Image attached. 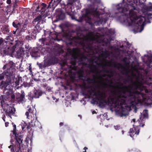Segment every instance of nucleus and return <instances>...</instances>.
Segmentation results:
<instances>
[{
	"label": "nucleus",
	"instance_id": "29",
	"mask_svg": "<svg viewBox=\"0 0 152 152\" xmlns=\"http://www.w3.org/2000/svg\"><path fill=\"white\" fill-rule=\"evenodd\" d=\"M115 129L116 130L119 129L120 128V126L118 125H117L114 126Z\"/></svg>",
	"mask_w": 152,
	"mask_h": 152
},
{
	"label": "nucleus",
	"instance_id": "25",
	"mask_svg": "<svg viewBox=\"0 0 152 152\" xmlns=\"http://www.w3.org/2000/svg\"><path fill=\"white\" fill-rule=\"evenodd\" d=\"M42 7H41V9H45L46 8V6H47L46 4H45L44 3H42Z\"/></svg>",
	"mask_w": 152,
	"mask_h": 152
},
{
	"label": "nucleus",
	"instance_id": "12",
	"mask_svg": "<svg viewBox=\"0 0 152 152\" xmlns=\"http://www.w3.org/2000/svg\"><path fill=\"white\" fill-rule=\"evenodd\" d=\"M143 115V116H141L140 118L138 120L136 123H138L139 124V126H141L143 127L144 126V124L141 125L140 122L142 121H144V119L147 117L148 115V110H143L142 113H141V115Z\"/></svg>",
	"mask_w": 152,
	"mask_h": 152
},
{
	"label": "nucleus",
	"instance_id": "13",
	"mask_svg": "<svg viewBox=\"0 0 152 152\" xmlns=\"http://www.w3.org/2000/svg\"><path fill=\"white\" fill-rule=\"evenodd\" d=\"M133 127L132 129H130L129 132L130 136L131 137H132V135L134 134L138 135L140 129L138 126H136L134 125H133Z\"/></svg>",
	"mask_w": 152,
	"mask_h": 152
},
{
	"label": "nucleus",
	"instance_id": "19",
	"mask_svg": "<svg viewBox=\"0 0 152 152\" xmlns=\"http://www.w3.org/2000/svg\"><path fill=\"white\" fill-rule=\"evenodd\" d=\"M42 19L41 15H38L36 18H35L33 21L34 24H37Z\"/></svg>",
	"mask_w": 152,
	"mask_h": 152
},
{
	"label": "nucleus",
	"instance_id": "30",
	"mask_svg": "<svg viewBox=\"0 0 152 152\" xmlns=\"http://www.w3.org/2000/svg\"><path fill=\"white\" fill-rule=\"evenodd\" d=\"M45 11V9H41L40 12L42 15H43Z\"/></svg>",
	"mask_w": 152,
	"mask_h": 152
},
{
	"label": "nucleus",
	"instance_id": "32",
	"mask_svg": "<svg viewBox=\"0 0 152 152\" xmlns=\"http://www.w3.org/2000/svg\"><path fill=\"white\" fill-rule=\"evenodd\" d=\"M13 94V92L12 93V94H8L9 95H11V97L13 99L14 98V97H15V96L14 94Z\"/></svg>",
	"mask_w": 152,
	"mask_h": 152
},
{
	"label": "nucleus",
	"instance_id": "24",
	"mask_svg": "<svg viewBox=\"0 0 152 152\" xmlns=\"http://www.w3.org/2000/svg\"><path fill=\"white\" fill-rule=\"evenodd\" d=\"M77 58V57L76 56H75L74 57V61L73 62H71L72 64L74 66H75L76 64V60Z\"/></svg>",
	"mask_w": 152,
	"mask_h": 152
},
{
	"label": "nucleus",
	"instance_id": "31",
	"mask_svg": "<svg viewBox=\"0 0 152 152\" xmlns=\"http://www.w3.org/2000/svg\"><path fill=\"white\" fill-rule=\"evenodd\" d=\"M29 66L28 67V70L30 72H32V69H31V64H29Z\"/></svg>",
	"mask_w": 152,
	"mask_h": 152
},
{
	"label": "nucleus",
	"instance_id": "43",
	"mask_svg": "<svg viewBox=\"0 0 152 152\" xmlns=\"http://www.w3.org/2000/svg\"><path fill=\"white\" fill-rule=\"evenodd\" d=\"M14 2L15 3H16L17 2V0H14Z\"/></svg>",
	"mask_w": 152,
	"mask_h": 152
},
{
	"label": "nucleus",
	"instance_id": "21",
	"mask_svg": "<svg viewBox=\"0 0 152 152\" xmlns=\"http://www.w3.org/2000/svg\"><path fill=\"white\" fill-rule=\"evenodd\" d=\"M20 27L19 28L21 29V31H23L27 28V25L25 22L20 23Z\"/></svg>",
	"mask_w": 152,
	"mask_h": 152
},
{
	"label": "nucleus",
	"instance_id": "46",
	"mask_svg": "<svg viewBox=\"0 0 152 152\" xmlns=\"http://www.w3.org/2000/svg\"><path fill=\"white\" fill-rule=\"evenodd\" d=\"M2 119H3V120L4 121H5V119H4V117H2Z\"/></svg>",
	"mask_w": 152,
	"mask_h": 152
},
{
	"label": "nucleus",
	"instance_id": "15",
	"mask_svg": "<svg viewBox=\"0 0 152 152\" xmlns=\"http://www.w3.org/2000/svg\"><path fill=\"white\" fill-rule=\"evenodd\" d=\"M145 56H147L148 59L146 61V63L148 67H150L151 68V66H152L151 65V63L152 62V52L150 51L149 53H148V55H145Z\"/></svg>",
	"mask_w": 152,
	"mask_h": 152
},
{
	"label": "nucleus",
	"instance_id": "17",
	"mask_svg": "<svg viewBox=\"0 0 152 152\" xmlns=\"http://www.w3.org/2000/svg\"><path fill=\"white\" fill-rule=\"evenodd\" d=\"M34 97L38 98L42 94V92L40 90H35L34 91Z\"/></svg>",
	"mask_w": 152,
	"mask_h": 152
},
{
	"label": "nucleus",
	"instance_id": "45",
	"mask_svg": "<svg viewBox=\"0 0 152 152\" xmlns=\"http://www.w3.org/2000/svg\"><path fill=\"white\" fill-rule=\"evenodd\" d=\"M109 86L112 87L113 88L114 87L113 86H112L111 85H110Z\"/></svg>",
	"mask_w": 152,
	"mask_h": 152
},
{
	"label": "nucleus",
	"instance_id": "2",
	"mask_svg": "<svg viewBox=\"0 0 152 152\" xmlns=\"http://www.w3.org/2000/svg\"><path fill=\"white\" fill-rule=\"evenodd\" d=\"M130 2L131 0H127ZM145 0H133V3L128 4L126 7H123L124 3L119 4L117 7V10L119 12L124 13L121 17V21L123 24L131 26L132 28L134 26L136 19L139 14V11L135 7L136 6L141 7L144 5Z\"/></svg>",
	"mask_w": 152,
	"mask_h": 152
},
{
	"label": "nucleus",
	"instance_id": "11",
	"mask_svg": "<svg viewBox=\"0 0 152 152\" xmlns=\"http://www.w3.org/2000/svg\"><path fill=\"white\" fill-rule=\"evenodd\" d=\"M16 97V101L19 103H23L25 102V94L23 91H21V94L18 93Z\"/></svg>",
	"mask_w": 152,
	"mask_h": 152
},
{
	"label": "nucleus",
	"instance_id": "44",
	"mask_svg": "<svg viewBox=\"0 0 152 152\" xmlns=\"http://www.w3.org/2000/svg\"><path fill=\"white\" fill-rule=\"evenodd\" d=\"M84 149H85V150H86L88 148L86 147H85L84 148Z\"/></svg>",
	"mask_w": 152,
	"mask_h": 152
},
{
	"label": "nucleus",
	"instance_id": "37",
	"mask_svg": "<svg viewBox=\"0 0 152 152\" xmlns=\"http://www.w3.org/2000/svg\"><path fill=\"white\" fill-rule=\"evenodd\" d=\"M146 72V74L147 75H150V73H149L150 72H149V71H148V72Z\"/></svg>",
	"mask_w": 152,
	"mask_h": 152
},
{
	"label": "nucleus",
	"instance_id": "18",
	"mask_svg": "<svg viewBox=\"0 0 152 152\" xmlns=\"http://www.w3.org/2000/svg\"><path fill=\"white\" fill-rule=\"evenodd\" d=\"M17 55L18 57L22 56L24 53V51L21 48H19L18 50L17 51Z\"/></svg>",
	"mask_w": 152,
	"mask_h": 152
},
{
	"label": "nucleus",
	"instance_id": "39",
	"mask_svg": "<svg viewBox=\"0 0 152 152\" xmlns=\"http://www.w3.org/2000/svg\"><path fill=\"white\" fill-rule=\"evenodd\" d=\"M63 124V123L62 122H61L60 124H59V125H60V126H62Z\"/></svg>",
	"mask_w": 152,
	"mask_h": 152
},
{
	"label": "nucleus",
	"instance_id": "23",
	"mask_svg": "<svg viewBox=\"0 0 152 152\" xmlns=\"http://www.w3.org/2000/svg\"><path fill=\"white\" fill-rule=\"evenodd\" d=\"M104 30L106 31H107L108 33L111 34H114L115 32L114 30L111 28L108 29H107V28H105Z\"/></svg>",
	"mask_w": 152,
	"mask_h": 152
},
{
	"label": "nucleus",
	"instance_id": "38",
	"mask_svg": "<svg viewBox=\"0 0 152 152\" xmlns=\"http://www.w3.org/2000/svg\"><path fill=\"white\" fill-rule=\"evenodd\" d=\"M9 124V123L8 122H6L5 123V126H7V125H8V124Z\"/></svg>",
	"mask_w": 152,
	"mask_h": 152
},
{
	"label": "nucleus",
	"instance_id": "22",
	"mask_svg": "<svg viewBox=\"0 0 152 152\" xmlns=\"http://www.w3.org/2000/svg\"><path fill=\"white\" fill-rule=\"evenodd\" d=\"M13 26L15 28H18L19 29L20 27V23H17L16 22H14L12 23Z\"/></svg>",
	"mask_w": 152,
	"mask_h": 152
},
{
	"label": "nucleus",
	"instance_id": "47",
	"mask_svg": "<svg viewBox=\"0 0 152 152\" xmlns=\"http://www.w3.org/2000/svg\"><path fill=\"white\" fill-rule=\"evenodd\" d=\"M105 75H102V77H105Z\"/></svg>",
	"mask_w": 152,
	"mask_h": 152
},
{
	"label": "nucleus",
	"instance_id": "8",
	"mask_svg": "<svg viewBox=\"0 0 152 152\" xmlns=\"http://www.w3.org/2000/svg\"><path fill=\"white\" fill-rule=\"evenodd\" d=\"M12 133L14 135V138L16 140L15 145L13 147L11 145L8 147L9 148L11 149L12 152H23L21 151L20 148V144L22 143L23 141L21 134L20 133L16 132L14 129Z\"/></svg>",
	"mask_w": 152,
	"mask_h": 152
},
{
	"label": "nucleus",
	"instance_id": "41",
	"mask_svg": "<svg viewBox=\"0 0 152 152\" xmlns=\"http://www.w3.org/2000/svg\"><path fill=\"white\" fill-rule=\"evenodd\" d=\"M71 18H72V20H74V19H75V18L74 17V16H72L71 17Z\"/></svg>",
	"mask_w": 152,
	"mask_h": 152
},
{
	"label": "nucleus",
	"instance_id": "42",
	"mask_svg": "<svg viewBox=\"0 0 152 152\" xmlns=\"http://www.w3.org/2000/svg\"><path fill=\"white\" fill-rule=\"evenodd\" d=\"M135 119H133L132 120V121L134 122H135Z\"/></svg>",
	"mask_w": 152,
	"mask_h": 152
},
{
	"label": "nucleus",
	"instance_id": "9",
	"mask_svg": "<svg viewBox=\"0 0 152 152\" xmlns=\"http://www.w3.org/2000/svg\"><path fill=\"white\" fill-rule=\"evenodd\" d=\"M2 107L5 111L6 115L11 118V115L15 113V109L13 107H11L7 104L2 103Z\"/></svg>",
	"mask_w": 152,
	"mask_h": 152
},
{
	"label": "nucleus",
	"instance_id": "10",
	"mask_svg": "<svg viewBox=\"0 0 152 152\" xmlns=\"http://www.w3.org/2000/svg\"><path fill=\"white\" fill-rule=\"evenodd\" d=\"M25 115L26 116L27 118L31 120V123L34 121L36 122V118L35 114L33 112L32 109L29 107L27 111L26 112Z\"/></svg>",
	"mask_w": 152,
	"mask_h": 152
},
{
	"label": "nucleus",
	"instance_id": "28",
	"mask_svg": "<svg viewBox=\"0 0 152 152\" xmlns=\"http://www.w3.org/2000/svg\"><path fill=\"white\" fill-rule=\"evenodd\" d=\"M113 65H114V66L115 67L117 68H118V65H120L119 64H117L115 63H113Z\"/></svg>",
	"mask_w": 152,
	"mask_h": 152
},
{
	"label": "nucleus",
	"instance_id": "34",
	"mask_svg": "<svg viewBox=\"0 0 152 152\" xmlns=\"http://www.w3.org/2000/svg\"><path fill=\"white\" fill-rule=\"evenodd\" d=\"M109 47L110 49L111 50L113 51V47L111 45H109Z\"/></svg>",
	"mask_w": 152,
	"mask_h": 152
},
{
	"label": "nucleus",
	"instance_id": "40",
	"mask_svg": "<svg viewBox=\"0 0 152 152\" xmlns=\"http://www.w3.org/2000/svg\"><path fill=\"white\" fill-rule=\"evenodd\" d=\"M92 114H94V113H96V112L94 110L92 112Z\"/></svg>",
	"mask_w": 152,
	"mask_h": 152
},
{
	"label": "nucleus",
	"instance_id": "49",
	"mask_svg": "<svg viewBox=\"0 0 152 152\" xmlns=\"http://www.w3.org/2000/svg\"><path fill=\"white\" fill-rule=\"evenodd\" d=\"M143 62H145V61H144V60H143Z\"/></svg>",
	"mask_w": 152,
	"mask_h": 152
},
{
	"label": "nucleus",
	"instance_id": "5",
	"mask_svg": "<svg viewBox=\"0 0 152 152\" xmlns=\"http://www.w3.org/2000/svg\"><path fill=\"white\" fill-rule=\"evenodd\" d=\"M10 69L7 71L5 72V76L7 79L5 81H2L1 83L0 87L4 88V92L7 94H12V88L18 89L20 83V80L18 78L15 77V64L12 61H10L9 63L6 64L3 67V69H5L6 67Z\"/></svg>",
	"mask_w": 152,
	"mask_h": 152
},
{
	"label": "nucleus",
	"instance_id": "16",
	"mask_svg": "<svg viewBox=\"0 0 152 152\" xmlns=\"http://www.w3.org/2000/svg\"><path fill=\"white\" fill-rule=\"evenodd\" d=\"M73 4H74V2H71L70 0H68L67 4L65 7L66 11V12L69 13L71 11H72V5Z\"/></svg>",
	"mask_w": 152,
	"mask_h": 152
},
{
	"label": "nucleus",
	"instance_id": "1",
	"mask_svg": "<svg viewBox=\"0 0 152 152\" xmlns=\"http://www.w3.org/2000/svg\"><path fill=\"white\" fill-rule=\"evenodd\" d=\"M126 67L127 69L132 72V78L129 85L124 86L123 83H118L116 85L118 89L111 91L101 90L100 86L96 85L88 92L89 98L95 103L101 107L108 106L114 108L116 114L121 117L129 115L130 109L126 107L127 104L136 113V105L147 101L146 95L142 93L143 90L145 91V88L143 84V77L138 70V65H134L133 62L131 65L127 63Z\"/></svg>",
	"mask_w": 152,
	"mask_h": 152
},
{
	"label": "nucleus",
	"instance_id": "20",
	"mask_svg": "<svg viewBox=\"0 0 152 152\" xmlns=\"http://www.w3.org/2000/svg\"><path fill=\"white\" fill-rule=\"evenodd\" d=\"M10 67L9 68L6 67L4 69H7V70H5L2 74H0V80L3 79L4 77H5L6 78V76H5V72L7 71L8 70L10 69Z\"/></svg>",
	"mask_w": 152,
	"mask_h": 152
},
{
	"label": "nucleus",
	"instance_id": "14",
	"mask_svg": "<svg viewBox=\"0 0 152 152\" xmlns=\"http://www.w3.org/2000/svg\"><path fill=\"white\" fill-rule=\"evenodd\" d=\"M61 1V0H52L49 3L48 8H52L53 10Z\"/></svg>",
	"mask_w": 152,
	"mask_h": 152
},
{
	"label": "nucleus",
	"instance_id": "3",
	"mask_svg": "<svg viewBox=\"0 0 152 152\" xmlns=\"http://www.w3.org/2000/svg\"><path fill=\"white\" fill-rule=\"evenodd\" d=\"M91 3V7L89 8V12L85 14L83 16L86 22L90 25H99L106 23L110 16L109 13H104L102 10H98L97 6L100 4V0H87Z\"/></svg>",
	"mask_w": 152,
	"mask_h": 152
},
{
	"label": "nucleus",
	"instance_id": "6",
	"mask_svg": "<svg viewBox=\"0 0 152 152\" xmlns=\"http://www.w3.org/2000/svg\"><path fill=\"white\" fill-rule=\"evenodd\" d=\"M101 36L99 34L96 33V31L93 30L92 31H89L86 36L81 35L78 37L77 42L84 47L89 49L93 54L98 53L97 50H93V48L91 43L93 42H105L106 44L109 42L110 39H108Z\"/></svg>",
	"mask_w": 152,
	"mask_h": 152
},
{
	"label": "nucleus",
	"instance_id": "26",
	"mask_svg": "<svg viewBox=\"0 0 152 152\" xmlns=\"http://www.w3.org/2000/svg\"><path fill=\"white\" fill-rule=\"evenodd\" d=\"M31 125L29 123V124L28 125H26V127H26V128L28 129L31 128ZM33 126V125H32V126Z\"/></svg>",
	"mask_w": 152,
	"mask_h": 152
},
{
	"label": "nucleus",
	"instance_id": "27",
	"mask_svg": "<svg viewBox=\"0 0 152 152\" xmlns=\"http://www.w3.org/2000/svg\"><path fill=\"white\" fill-rule=\"evenodd\" d=\"M96 77L95 76H93V78L92 79L91 81L92 82H93L94 83H95V82H96Z\"/></svg>",
	"mask_w": 152,
	"mask_h": 152
},
{
	"label": "nucleus",
	"instance_id": "36",
	"mask_svg": "<svg viewBox=\"0 0 152 152\" xmlns=\"http://www.w3.org/2000/svg\"><path fill=\"white\" fill-rule=\"evenodd\" d=\"M151 76H150L149 78L152 81V75H151Z\"/></svg>",
	"mask_w": 152,
	"mask_h": 152
},
{
	"label": "nucleus",
	"instance_id": "4",
	"mask_svg": "<svg viewBox=\"0 0 152 152\" xmlns=\"http://www.w3.org/2000/svg\"><path fill=\"white\" fill-rule=\"evenodd\" d=\"M111 55L113 56H114L113 52H111L110 53H109L108 50H106L104 52H103L101 55V56L102 57L103 61L101 63L98 62V61H99L100 60V57H96L95 58H96V60L94 58L89 59H87L86 57L82 56L80 58V63L83 64H89L90 67L91 72L96 75H98L99 72H101V71L99 70L97 66H102L103 70L105 73L107 74L110 73L111 74L112 71H110L108 70L105 68V67L106 66L109 67L112 66L111 61H108L106 59Z\"/></svg>",
	"mask_w": 152,
	"mask_h": 152
},
{
	"label": "nucleus",
	"instance_id": "35",
	"mask_svg": "<svg viewBox=\"0 0 152 152\" xmlns=\"http://www.w3.org/2000/svg\"><path fill=\"white\" fill-rule=\"evenodd\" d=\"M39 6H38L37 7V9L36 10V12H38V10L39 9Z\"/></svg>",
	"mask_w": 152,
	"mask_h": 152
},
{
	"label": "nucleus",
	"instance_id": "33",
	"mask_svg": "<svg viewBox=\"0 0 152 152\" xmlns=\"http://www.w3.org/2000/svg\"><path fill=\"white\" fill-rule=\"evenodd\" d=\"M11 0H7V2L8 4H10L11 3Z\"/></svg>",
	"mask_w": 152,
	"mask_h": 152
},
{
	"label": "nucleus",
	"instance_id": "7",
	"mask_svg": "<svg viewBox=\"0 0 152 152\" xmlns=\"http://www.w3.org/2000/svg\"><path fill=\"white\" fill-rule=\"evenodd\" d=\"M12 44V42H4L2 39H0V49L1 53L4 54L5 55H10L13 53L16 48V46L18 45H16L15 46H12L11 47V45Z\"/></svg>",
	"mask_w": 152,
	"mask_h": 152
},
{
	"label": "nucleus",
	"instance_id": "48",
	"mask_svg": "<svg viewBox=\"0 0 152 152\" xmlns=\"http://www.w3.org/2000/svg\"><path fill=\"white\" fill-rule=\"evenodd\" d=\"M122 134H123L124 133V131H123V130L122 131Z\"/></svg>",
	"mask_w": 152,
	"mask_h": 152
}]
</instances>
